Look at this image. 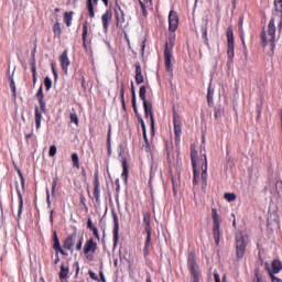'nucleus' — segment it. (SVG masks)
Instances as JSON below:
<instances>
[{
  "label": "nucleus",
  "instance_id": "obj_1",
  "mask_svg": "<svg viewBox=\"0 0 282 282\" xmlns=\"http://www.w3.org/2000/svg\"><path fill=\"white\" fill-rule=\"evenodd\" d=\"M206 138L203 135V143L200 145V156L197 153L195 144H191V158L193 166V183L199 184L202 180L203 191L206 188V181L208 180V159L206 156Z\"/></svg>",
  "mask_w": 282,
  "mask_h": 282
},
{
  "label": "nucleus",
  "instance_id": "obj_2",
  "mask_svg": "<svg viewBox=\"0 0 282 282\" xmlns=\"http://www.w3.org/2000/svg\"><path fill=\"white\" fill-rule=\"evenodd\" d=\"M169 42L165 43L164 58L165 69L170 74H173V47H175V32H177V12L171 10L169 13Z\"/></svg>",
  "mask_w": 282,
  "mask_h": 282
},
{
  "label": "nucleus",
  "instance_id": "obj_3",
  "mask_svg": "<svg viewBox=\"0 0 282 282\" xmlns=\"http://www.w3.org/2000/svg\"><path fill=\"white\" fill-rule=\"evenodd\" d=\"M35 96L40 105V107L35 106V127L36 129H41V120H43V113H47V105L45 102V94H43V85L40 86Z\"/></svg>",
  "mask_w": 282,
  "mask_h": 282
},
{
  "label": "nucleus",
  "instance_id": "obj_4",
  "mask_svg": "<svg viewBox=\"0 0 282 282\" xmlns=\"http://www.w3.org/2000/svg\"><path fill=\"white\" fill-rule=\"evenodd\" d=\"M276 39V26L274 25V19H271L268 29L262 34V45L265 47L268 43H274Z\"/></svg>",
  "mask_w": 282,
  "mask_h": 282
},
{
  "label": "nucleus",
  "instance_id": "obj_5",
  "mask_svg": "<svg viewBox=\"0 0 282 282\" xmlns=\"http://www.w3.org/2000/svg\"><path fill=\"white\" fill-rule=\"evenodd\" d=\"M212 219L214 221L213 235H214L215 243L216 246H219V239L221 237V230L219 229V225L221 224V217L218 216L217 209L215 208L212 209Z\"/></svg>",
  "mask_w": 282,
  "mask_h": 282
},
{
  "label": "nucleus",
  "instance_id": "obj_6",
  "mask_svg": "<svg viewBox=\"0 0 282 282\" xmlns=\"http://www.w3.org/2000/svg\"><path fill=\"white\" fill-rule=\"evenodd\" d=\"M53 250H55L54 263L55 265H58V263L61 262V257L58 256V253L63 254V257H67L68 253L65 249L61 248V240L58 239V234L56 232V230L53 231Z\"/></svg>",
  "mask_w": 282,
  "mask_h": 282
},
{
  "label": "nucleus",
  "instance_id": "obj_7",
  "mask_svg": "<svg viewBox=\"0 0 282 282\" xmlns=\"http://www.w3.org/2000/svg\"><path fill=\"white\" fill-rule=\"evenodd\" d=\"M236 254L238 259H243L246 254V236L242 232L236 234Z\"/></svg>",
  "mask_w": 282,
  "mask_h": 282
},
{
  "label": "nucleus",
  "instance_id": "obj_8",
  "mask_svg": "<svg viewBox=\"0 0 282 282\" xmlns=\"http://www.w3.org/2000/svg\"><path fill=\"white\" fill-rule=\"evenodd\" d=\"M96 250H98V242H96L94 238L86 240L83 252L88 261H91V256L89 253L94 254L96 253Z\"/></svg>",
  "mask_w": 282,
  "mask_h": 282
},
{
  "label": "nucleus",
  "instance_id": "obj_9",
  "mask_svg": "<svg viewBox=\"0 0 282 282\" xmlns=\"http://www.w3.org/2000/svg\"><path fill=\"white\" fill-rule=\"evenodd\" d=\"M143 109H144L145 118L150 117L151 131H152V133H155V119L153 117V104L149 100H144Z\"/></svg>",
  "mask_w": 282,
  "mask_h": 282
},
{
  "label": "nucleus",
  "instance_id": "obj_10",
  "mask_svg": "<svg viewBox=\"0 0 282 282\" xmlns=\"http://www.w3.org/2000/svg\"><path fill=\"white\" fill-rule=\"evenodd\" d=\"M82 41L85 52H89V47L91 45V36H89V23L87 21L83 23Z\"/></svg>",
  "mask_w": 282,
  "mask_h": 282
},
{
  "label": "nucleus",
  "instance_id": "obj_11",
  "mask_svg": "<svg viewBox=\"0 0 282 282\" xmlns=\"http://www.w3.org/2000/svg\"><path fill=\"white\" fill-rule=\"evenodd\" d=\"M113 219V229H112V241L113 248L118 246V241L120 240V223L118 220V214L116 212H111Z\"/></svg>",
  "mask_w": 282,
  "mask_h": 282
},
{
  "label": "nucleus",
  "instance_id": "obj_12",
  "mask_svg": "<svg viewBox=\"0 0 282 282\" xmlns=\"http://www.w3.org/2000/svg\"><path fill=\"white\" fill-rule=\"evenodd\" d=\"M111 21H113V11H111V9H107L105 13L101 15L104 34H108L109 25H111Z\"/></svg>",
  "mask_w": 282,
  "mask_h": 282
},
{
  "label": "nucleus",
  "instance_id": "obj_13",
  "mask_svg": "<svg viewBox=\"0 0 282 282\" xmlns=\"http://www.w3.org/2000/svg\"><path fill=\"white\" fill-rule=\"evenodd\" d=\"M188 267L193 274L194 282H199V271L197 269V263H195V254L193 253L189 254Z\"/></svg>",
  "mask_w": 282,
  "mask_h": 282
},
{
  "label": "nucleus",
  "instance_id": "obj_14",
  "mask_svg": "<svg viewBox=\"0 0 282 282\" xmlns=\"http://www.w3.org/2000/svg\"><path fill=\"white\" fill-rule=\"evenodd\" d=\"M76 237H78V234L75 231L65 238L63 242L64 250H69V252H74V245L76 243Z\"/></svg>",
  "mask_w": 282,
  "mask_h": 282
},
{
  "label": "nucleus",
  "instance_id": "obj_15",
  "mask_svg": "<svg viewBox=\"0 0 282 282\" xmlns=\"http://www.w3.org/2000/svg\"><path fill=\"white\" fill-rule=\"evenodd\" d=\"M93 186H94L95 202L96 204H100V178L98 176V172H95Z\"/></svg>",
  "mask_w": 282,
  "mask_h": 282
},
{
  "label": "nucleus",
  "instance_id": "obj_16",
  "mask_svg": "<svg viewBox=\"0 0 282 282\" xmlns=\"http://www.w3.org/2000/svg\"><path fill=\"white\" fill-rule=\"evenodd\" d=\"M131 94H132V108H133V111L141 124V128L143 129V124L144 123V119H142V116H140V113L138 112V106L135 104V86L133 85V82H131Z\"/></svg>",
  "mask_w": 282,
  "mask_h": 282
},
{
  "label": "nucleus",
  "instance_id": "obj_17",
  "mask_svg": "<svg viewBox=\"0 0 282 282\" xmlns=\"http://www.w3.org/2000/svg\"><path fill=\"white\" fill-rule=\"evenodd\" d=\"M115 19H116V26L122 28V23H124V11L120 8L119 4L116 6L115 9Z\"/></svg>",
  "mask_w": 282,
  "mask_h": 282
},
{
  "label": "nucleus",
  "instance_id": "obj_18",
  "mask_svg": "<svg viewBox=\"0 0 282 282\" xmlns=\"http://www.w3.org/2000/svg\"><path fill=\"white\" fill-rule=\"evenodd\" d=\"M59 63H61V67L64 72V74H67V69L69 67V57L67 56V50H65L61 56H59Z\"/></svg>",
  "mask_w": 282,
  "mask_h": 282
},
{
  "label": "nucleus",
  "instance_id": "obj_19",
  "mask_svg": "<svg viewBox=\"0 0 282 282\" xmlns=\"http://www.w3.org/2000/svg\"><path fill=\"white\" fill-rule=\"evenodd\" d=\"M135 66V83L137 85H142V83H144V75H142V66L140 65V62H135L134 64Z\"/></svg>",
  "mask_w": 282,
  "mask_h": 282
},
{
  "label": "nucleus",
  "instance_id": "obj_20",
  "mask_svg": "<svg viewBox=\"0 0 282 282\" xmlns=\"http://www.w3.org/2000/svg\"><path fill=\"white\" fill-rule=\"evenodd\" d=\"M87 228L88 230H91L94 237L97 238V241H100V234L98 232V227H96L94 223H91V217H88L87 219Z\"/></svg>",
  "mask_w": 282,
  "mask_h": 282
},
{
  "label": "nucleus",
  "instance_id": "obj_21",
  "mask_svg": "<svg viewBox=\"0 0 282 282\" xmlns=\"http://www.w3.org/2000/svg\"><path fill=\"white\" fill-rule=\"evenodd\" d=\"M67 276H69V267L62 264L59 270V281L67 282Z\"/></svg>",
  "mask_w": 282,
  "mask_h": 282
},
{
  "label": "nucleus",
  "instance_id": "obj_22",
  "mask_svg": "<svg viewBox=\"0 0 282 282\" xmlns=\"http://www.w3.org/2000/svg\"><path fill=\"white\" fill-rule=\"evenodd\" d=\"M173 111V124H174V142L177 144V111L175 110V104L172 106Z\"/></svg>",
  "mask_w": 282,
  "mask_h": 282
},
{
  "label": "nucleus",
  "instance_id": "obj_23",
  "mask_svg": "<svg viewBox=\"0 0 282 282\" xmlns=\"http://www.w3.org/2000/svg\"><path fill=\"white\" fill-rule=\"evenodd\" d=\"M147 232V238L144 241V247H143V257L148 258L149 257V248H151V231H145Z\"/></svg>",
  "mask_w": 282,
  "mask_h": 282
},
{
  "label": "nucleus",
  "instance_id": "obj_24",
  "mask_svg": "<svg viewBox=\"0 0 282 282\" xmlns=\"http://www.w3.org/2000/svg\"><path fill=\"white\" fill-rule=\"evenodd\" d=\"M122 173H121V178L124 182H128L129 180V164H127V159H122Z\"/></svg>",
  "mask_w": 282,
  "mask_h": 282
},
{
  "label": "nucleus",
  "instance_id": "obj_25",
  "mask_svg": "<svg viewBox=\"0 0 282 282\" xmlns=\"http://www.w3.org/2000/svg\"><path fill=\"white\" fill-rule=\"evenodd\" d=\"M268 270H269V272H271V274H273V276H274V274H279V272L282 271V263H281V261L274 260L272 262V270H270V269H268Z\"/></svg>",
  "mask_w": 282,
  "mask_h": 282
},
{
  "label": "nucleus",
  "instance_id": "obj_26",
  "mask_svg": "<svg viewBox=\"0 0 282 282\" xmlns=\"http://www.w3.org/2000/svg\"><path fill=\"white\" fill-rule=\"evenodd\" d=\"M143 224H144L145 232H151V214L150 213H145L143 215Z\"/></svg>",
  "mask_w": 282,
  "mask_h": 282
},
{
  "label": "nucleus",
  "instance_id": "obj_27",
  "mask_svg": "<svg viewBox=\"0 0 282 282\" xmlns=\"http://www.w3.org/2000/svg\"><path fill=\"white\" fill-rule=\"evenodd\" d=\"M17 194L19 199L18 217H21V213H23V194H21V189H19V186H17Z\"/></svg>",
  "mask_w": 282,
  "mask_h": 282
},
{
  "label": "nucleus",
  "instance_id": "obj_28",
  "mask_svg": "<svg viewBox=\"0 0 282 282\" xmlns=\"http://www.w3.org/2000/svg\"><path fill=\"white\" fill-rule=\"evenodd\" d=\"M227 56H228L227 64L230 66L232 65V58H235V44H228Z\"/></svg>",
  "mask_w": 282,
  "mask_h": 282
},
{
  "label": "nucleus",
  "instance_id": "obj_29",
  "mask_svg": "<svg viewBox=\"0 0 282 282\" xmlns=\"http://www.w3.org/2000/svg\"><path fill=\"white\" fill-rule=\"evenodd\" d=\"M53 34L55 39H61L62 34H63V29L61 28V22H56L53 25Z\"/></svg>",
  "mask_w": 282,
  "mask_h": 282
},
{
  "label": "nucleus",
  "instance_id": "obj_30",
  "mask_svg": "<svg viewBox=\"0 0 282 282\" xmlns=\"http://www.w3.org/2000/svg\"><path fill=\"white\" fill-rule=\"evenodd\" d=\"M86 8L88 10L89 18L94 19V17H96V12L94 11V1L87 0L86 1Z\"/></svg>",
  "mask_w": 282,
  "mask_h": 282
},
{
  "label": "nucleus",
  "instance_id": "obj_31",
  "mask_svg": "<svg viewBox=\"0 0 282 282\" xmlns=\"http://www.w3.org/2000/svg\"><path fill=\"white\" fill-rule=\"evenodd\" d=\"M73 17H74V11L64 13V22L66 23L67 28L72 26Z\"/></svg>",
  "mask_w": 282,
  "mask_h": 282
},
{
  "label": "nucleus",
  "instance_id": "obj_32",
  "mask_svg": "<svg viewBox=\"0 0 282 282\" xmlns=\"http://www.w3.org/2000/svg\"><path fill=\"white\" fill-rule=\"evenodd\" d=\"M107 149H108V155L110 158V155H111V123H109V126H108Z\"/></svg>",
  "mask_w": 282,
  "mask_h": 282
},
{
  "label": "nucleus",
  "instance_id": "obj_33",
  "mask_svg": "<svg viewBox=\"0 0 282 282\" xmlns=\"http://www.w3.org/2000/svg\"><path fill=\"white\" fill-rule=\"evenodd\" d=\"M120 100L123 111H127V104L124 102V83L120 85Z\"/></svg>",
  "mask_w": 282,
  "mask_h": 282
},
{
  "label": "nucleus",
  "instance_id": "obj_34",
  "mask_svg": "<svg viewBox=\"0 0 282 282\" xmlns=\"http://www.w3.org/2000/svg\"><path fill=\"white\" fill-rule=\"evenodd\" d=\"M227 41L228 45H235V34L230 28L227 30Z\"/></svg>",
  "mask_w": 282,
  "mask_h": 282
},
{
  "label": "nucleus",
  "instance_id": "obj_35",
  "mask_svg": "<svg viewBox=\"0 0 282 282\" xmlns=\"http://www.w3.org/2000/svg\"><path fill=\"white\" fill-rule=\"evenodd\" d=\"M10 89L12 91V96L14 100H17V84H14V77L10 76Z\"/></svg>",
  "mask_w": 282,
  "mask_h": 282
},
{
  "label": "nucleus",
  "instance_id": "obj_36",
  "mask_svg": "<svg viewBox=\"0 0 282 282\" xmlns=\"http://www.w3.org/2000/svg\"><path fill=\"white\" fill-rule=\"evenodd\" d=\"M139 97L140 100L144 104V100H147V86H141L139 89Z\"/></svg>",
  "mask_w": 282,
  "mask_h": 282
},
{
  "label": "nucleus",
  "instance_id": "obj_37",
  "mask_svg": "<svg viewBox=\"0 0 282 282\" xmlns=\"http://www.w3.org/2000/svg\"><path fill=\"white\" fill-rule=\"evenodd\" d=\"M72 162H73V166H75V169H80V161L78 159V153L72 154Z\"/></svg>",
  "mask_w": 282,
  "mask_h": 282
},
{
  "label": "nucleus",
  "instance_id": "obj_38",
  "mask_svg": "<svg viewBox=\"0 0 282 282\" xmlns=\"http://www.w3.org/2000/svg\"><path fill=\"white\" fill-rule=\"evenodd\" d=\"M44 87L46 88V91H50V89H52V78H50L48 76L44 78Z\"/></svg>",
  "mask_w": 282,
  "mask_h": 282
},
{
  "label": "nucleus",
  "instance_id": "obj_39",
  "mask_svg": "<svg viewBox=\"0 0 282 282\" xmlns=\"http://www.w3.org/2000/svg\"><path fill=\"white\" fill-rule=\"evenodd\" d=\"M56 186H58V176L53 178L52 182V195H56Z\"/></svg>",
  "mask_w": 282,
  "mask_h": 282
},
{
  "label": "nucleus",
  "instance_id": "obj_40",
  "mask_svg": "<svg viewBox=\"0 0 282 282\" xmlns=\"http://www.w3.org/2000/svg\"><path fill=\"white\" fill-rule=\"evenodd\" d=\"M225 199L227 202H235V199H237V195L235 193H226L225 194Z\"/></svg>",
  "mask_w": 282,
  "mask_h": 282
},
{
  "label": "nucleus",
  "instance_id": "obj_41",
  "mask_svg": "<svg viewBox=\"0 0 282 282\" xmlns=\"http://www.w3.org/2000/svg\"><path fill=\"white\" fill-rule=\"evenodd\" d=\"M83 241H84V238L80 237V238L78 239L76 246H75V250H76L77 252H80V251L83 250Z\"/></svg>",
  "mask_w": 282,
  "mask_h": 282
},
{
  "label": "nucleus",
  "instance_id": "obj_42",
  "mask_svg": "<svg viewBox=\"0 0 282 282\" xmlns=\"http://www.w3.org/2000/svg\"><path fill=\"white\" fill-rule=\"evenodd\" d=\"M139 4L141 6L142 14L143 17H148L149 12L147 11V8H149L142 0H139Z\"/></svg>",
  "mask_w": 282,
  "mask_h": 282
},
{
  "label": "nucleus",
  "instance_id": "obj_43",
  "mask_svg": "<svg viewBox=\"0 0 282 282\" xmlns=\"http://www.w3.org/2000/svg\"><path fill=\"white\" fill-rule=\"evenodd\" d=\"M274 6L276 12H280L282 14V0H274Z\"/></svg>",
  "mask_w": 282,
  "mask_h": 282
},
{
  "label": "nucleus",
  "instance_id": "obj_44",
  "mask_svg": "<svg viewBox=\"0 0 282 282\" xmlns=\"http://www.w3.org/2000/svg\"><path fill=\"white\" fill-rule=\"evenodd\" d=\"M56 151H57L56 145H51L48 150L50 158H54V155H56Z\"/></svg>",
  "mask_w": 282,
  "mask_h": 282
},
{
  "label": "nucleus",
  "instance_id": "obj_45",
  "mask_svg": "<svg viewBox=\"0 0 282 282\" xmlns=\"http://www.w3.org/2000/svg\"><path fill=\"white\" fill-rule=\"evenodd\" d=\"M70 122L78 124V115H76V112H70Z\"/></svg>",
  "mask_w": 282,
  "mask_h": 282
},
{
  "label": "nucleus",
  "instance_id": "obj_46",
  "mask_svg": "<svg viewBox=\"0 0 282 282\" xmlns=\"http://www.w3.org/2000/svg\"><path fill=\"white\" fill-rule=\"evenodd\" d=\"M239 25H240V32H241V41H242V44L246 45V40L243 39V20H240Z\"/></svg>",
  "mask_w": 282,
  "mask_h": 282
},
{
  "label": "nucleus",
  "instance_id": "obj_47",
  "mask_svg": "<svg viewBox=\"0 0 282 282\" xmlns=\"http://www.w3.org/2000/svg\"><path fill=\"white\" fill-rule=\"evenodd\" d=\"M224 116V108H217L215 110V118H221Z\"/></svg>",
  "mask_w": 282,
  "mask_h": 282
},
{
  "label": "nucleus",
  "instance_id": "obj_48",
  "mask_svg": "<svg viewBox=\"0 0 282 282\" xmlns=\"http://www.w3.org/2000/svg\"><path fill=\"white\" fill-rule=\"evenodd\" d=\"M88 274L90 279H93V281H98V282L100 281V279H98V275L94 271L89 270Z\"/></svg>",
  "mask_w": 282,
  "mask_h": 282
},
{
  "label": "nucleus",
  "instance_id": "obj_49",
  "mask_svg": "<svg viewBox=\"0 0 282 282\" xmlns=\"http://www.w3.org/2000/svg\"><path fill=\"white\" fill-rule=\"evenodd\" d=\"M142 133H143L144 142H145L147 144H149V138L147 137V124H144V123H143Z\"/></svg>",
  "mask_w": 282,
  "mask_h": 282
},
{
  "label": "nucleus",
  "instance_id": "obj_50",
  "mask_svg": "<svg viewBox=\"0 0 282 282\" xmlns=\"http://www.w3.org/2000/svg\"><path fill=\"white\" fill-rule=\"evenodd\" d=\"M18 175L21 180V186L22 188H25V178L23 177V173L20 172V170L18 171Z\"/></svg>",
  "mask_w": 282,
  "mask_h": 282
},
{
  "label": "nucleus",
  "instance_id": "obj_51",
  "mask_svg": "<svg viewBox=\"0 0 282 282\" xmlns=\"http://www.w3.org/2000/svg\"><path fill=\"white\" fill-rule=\"evenodd\" d=\"M30 65H31V72H34V69L36 72V57H32Z\"/></svg>",
  "mask_w": 282,
  "mask_h": 282
},
{
  "label": "nucleus",
  "instance_id": "obj_52",
  "mask_svg": "<svg viewBox=\"0 0 282 282\" xmlns=\"http://www.w3.org/2000/svg\"><path fill=\"white\" fill-rule=\"evenodd\" d=\"M270 278L272 282H282L276 275H273L272 271H269Z\"/></svg>",
  "mask_w": 282,
  "mask_h": 282
},
{
  "label": "nucleus",
  "instance_id": "obj_53",
  "mask_svg": "<svg viewBox=\"0 0 282 282\" xmlns=\"http://www.w3.org/2000/svg\"><path fill=\"white\" fill-rule=\"evenodd\" d=\"M143 6H147L149 9L153 8V0H143Z\"/></svg>",
  "mask_w": 282,
  "mask_h": 282
},
{
  "label": "nucleus",
  "instance_id": "obj_54",
  "mask_svg": "<svg viewBox=\"0 0 282 282\" xmlns=\"http://www.w3.org/2000/svg\"><path fill=\"white\" fill-rule=\"evenodd\" d=\"M99 279L101 282H107V279L105 278V272H102V270L99 271Z\"/></svg>",
  "mask_w": 282,
  "mask_h": 282
},
{
  "label": "nucleus",
  "instance_id": "obj_55",
  "mask_svg": "<svg viewBox=\"0 0 282 282\" xmlns=\"http://www.w3.org/2000/svg\"><path fill=\"white\" fill-rule=\"evenodd\" d=\"M46 202L47 206H52V200H50V189H46Z\"/></svg>",
  "mask_w": 282,
  "mask_h": 282
},
{
  "label": "nucleus",
  "instance_id": "obj_56",
  "mask_svg": "<svg viewBox=\"0 0 282 282\" xmlns=\"http://www.w3.org/2000/svg\"><path fill=\"white\" fill-rule=\"evenodd\" d=\"M52 72L55 80H58V73L56 72V68L54 66H52Z\"/></svg>",
  "mask_w": 282,
  "mask_h": 282
},
{
  "label": "nucleus",
  "instance_id": "obj_57",
  "mask_svg": "<svg viewBox=\"0 0 282 282\" xmlns=\"http://www.w3.org/2000/svg\"><path fill=\"white\" fill-rule=\"evenodd\" d=\"M147 47V40H143L141 43V54H144V48Z\"/></svg>",
  "mask_w": 282,
  "mask_h": 282
},
{
  "label": "nucleus",
  "instance_id": "obj_58",
  "mask_svg": "<svg viewBox=\"0 0 282 282\" xmlns=\"http://www.w3.org/2000/svg\"><path fill=\"white\" fill-rule=\"evenodd\" d=\"M32 76H33V86L36 85V70L33 68V72H32Z\"/></svg>",
  "mask_w": 282,
  "mask_h": 282
},
{
  "label": "nucleus",
  "instance_id": "obj_59",
  "mask_svg": "<svg viewBox=\"0 0 282 282\" xmlns=\"http://www.w3.org/2000/svg\"><path fill=\"white\" fill-rule=\"evenodd\" d=\"M50 223L54 224V210L50 212Z\"/></svg>",
  "mask_w": 282,
  "mask_h": 282
},
{
  "label": "nucleus",
  "instance_id": "obj_60",
  "mask_svg": "<svg viewBox=\"0 0 282 282\" xmlns=\"http://www.w3.org/2000/svg\"><path fill=\"white\" fill-rule=\"evenodd\" d=\"M213 94H214V91L209 89V90H208V94H207L208 100H210V98H213Z\"/></svg>",
  "mask_w": 282,
  "mask_h": 282
},
{
  "label": "nucleus",
  "instance_id": "obj_61",
  "mask_svg": "<svg viewBox=\"0 0 282 282\" xmlns=\"http://www.w3.org/2000/svg\"><path fill=\"white\" fill-rule=\"evenodd\" d=\"M36 56V45L34 46L33 51H32V58H35Z\"/></svg>",
  "mask_w": 282,
  "mask_h": 282
},
{
  "label": "nucleus",
  "instance_id": "obj_62",
  "mask_svg": "<svg viewBox=\"0 0 282 282\" xmlns=\"http://www.w3.org/2000/svg\"><path fill=\"white\" fill-rule=\"evenodd\" d=\"M273 217H274L275 224H279V216L276 215V213L273 214Z\"/></svg>",
  "mask_w": 282,
  "mask_h": 282
},
{
  "label": "nucleus",
  "instance_id": "obj_63",
  "mask_svg": "<svg viewBox=\"0 0 282 282\" xmlns=\"http://www.w3.org/2000/svg\"><path fill=\"white\" fill-rule=\"evenodd\" d=\"M172 184H173V191H174V195H175L176 188H175V180H173V177H172Z\"/></svg>",
  "mask_w": 282,
  "mask_h": 282
},
{
  "label": "nucleus",
  "instance_id": "obj_64",
  "mask_svg": "<svg viewBox=\"0 0 282 282\" xmlns=\"http://www.w3.org/2000/svg\"><path fill=\"white\" fill-rule=\"evenodd\" d=\"M145 282H153V281L151 280V274H148V275H147Z\"/></svg>",
  "mask_w": 282,
  "mask_h": 282
}]
</instances>
